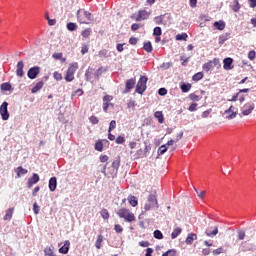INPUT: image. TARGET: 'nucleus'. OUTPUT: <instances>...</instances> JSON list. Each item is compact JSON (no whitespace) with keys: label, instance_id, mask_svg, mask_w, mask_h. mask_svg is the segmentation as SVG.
Masks as SVG:
<instances>
[{"label":"nucleus","instance_id":"f257e3e1","mask_svg":"<svg viewBox=\"0 0 256 256\" xmlns=\"http://www.w3.org/2000/svg\"><path fill=\"white\" fill-rule=\"evenodd\" d=\"M76 15L78 22L83 25H89L91 21H94L93 14L85 9H79Z\"/></svg>","mask_w":256,"mask_h":256},{"label":"nucleus","instance_id":"f03ea898","mask_svg":"<svg viewBox=\"0 0 256 256\" xmlns=\"http://www.w3.org/2000/svg\"><path fill=\"white\" fill-rule=\"evenodd\" d=\"M117 215L120 217V219H124L127 223H133V221H135V214H133V212L127 208L118 210Z\"/></svg>","mask_w":256,"mask_h":256},{"label":"nucleus","instance_id":"7ed1b4c3","mask_svg":"<svg viewBox=\"0 0 256 256\" xmlns=\"http://www.w3.org/2000/svg\"><path fill=\"white\" fill-rule=\"evenodd\" d=\"M145 211H151V209H159V202L157 201V195L150 194L147 199V203L144 206Z\"/></svg>","mask_w":256,"mask_h":256},{"label":"nucleus","instance_id":"20e7f679","mask_svg":"<svg viewBox=\"0 0 256 256\" xmlns=\"http://www.w3.org/2000/svg\"><path fill=\"white\" fill-rule=\"evenodd\" d=\"M147 81H149V78H147V76L140 77L136 85V93H138L139 95H143V93H145V91L147 90Z\"/></svg>","mask_w":256,"mask_h":256},{"label":"nucleus","instance_id":"39448f33","mask_svg":"<svg viewBox=\"0 0 256 256\" xmlns=\"http://www.w3.org/2000/svg\"><path fill=\"white\" fill-rule=\"evenodd\" d=\"M77 69H79V64H77V62L71 64L66 72L65 81L71 83V81L75 79V71H77Z\"/></svg>","mask_w":256,"mask_h":256},{"label":"nucleus","instance_id":"423d86ee","mask_svg":"<svg viewBox=\"0 0 256 256\" xmlns=\"http://www.w3.org/2000/svg\"><path fill=\"white\" fill-rule=\"evenodd\" d=\"M9 103L3 102L0 106V115L3 121H9Z\"/></svg>","mask_w":256,"mask_h":256},{"label":"nucleus","instance_id":"0eeeda50","mask_svg":"<svg viewBox=\"0 0 256 256\" xmlns=\"http://www.w3.org/2000/svg\"><path fill=\"white\" fill-rule=\"evenodd\" d=\"M254 110H255V103L253 102H247L241 108L242 115L244 116L251 115V113H253Z\"/></svg>","mask_w":256,"mask_h":256},{"label":"nucleus","instance_id":"6e6552de","mask_svg":"<svg viewBox=\"0 0 256 256\" xmlns=\"http://www.w3.org/2000/svg\"><path fill=\"white\" fill-rule=\"evenodd\" d=\"M150 16H151V11H147L143 9V10H140L136 16L134 15V19L137 22L145 21L146 19H149Z\"/></svg>","mask_w":256,"mask_h":256},{"label":"nucleus","instance_id":"1a4fd4ad","mask_svg":"<svg viewBox=\"0 0 256 256\" xmlns=\"http://www.w3.org/2000/svg\"><path fill=\"white\" fill-rule=\"evenodd\" d=\"M217 233H219V227L217 226H208L205 230V235H207V237L213 238Z\"/></svg>","mask_w":256,"mask_h":256},{"label":"nucleus","instance_id":"9d476101","mask_svg":"<svg viewBox=\"0 0 256 256\" xmlns=\"http://www.w3.org/2000/svg\"><path fill=\"white\" fill-rule=\"evenodd\" d=\"M40 71H41V68H39V66H34L30 68L27 72L28 78L37 79V75H39Z\"/></svg>","mask_w":256,"mask_h":256},{"label":"nucleus","instance_id":"9b49d317","mask_svg":"<svg viewBox=\"0 0 256 256\" xmlns=\"http://www.w3.org/2000/svg\"><path fill=\"white\" fill-rule=\"evenodd\" d=\"M39 174H37V173H34L33 175H32V177H30L29 179H28V182H27V187H28V189H31V187H33V185H37V183H39Z\"/></svg>","mask_w":256,"mask_h":256},{"label":"nucleus","instance_id":"f8f14e48","mask_svg":"<svg viewBox=\"0 0 256 256\" xmlns=\"http://www.w3.org/2000/svg\"><path fill=\"white\" fill-rule=\"evenodd\" d=\"M135 79L134 78H131V79H128L126 81V88L123 90V94H127V93H130L131 92V89H133V87H135Z\"/></svg>","mask_w":256,"mask_h":256},{"label":"nucleus","instance_id":"ddd939ff","mask_svg":"<svg viewBox=\"0 0 256 256\" xmlns=\"http://www.w3.org/2000/svg\"><path fill=\"white\" fill-rule=\"evenodd\" d=\"M223 69H225V71H231V69L234 68L233 66V58L231 57H228V58H225L223 60Z\"/></svg>","mask_w":256,"mask_h":256},{"label":"nucleus","instance_id":"4468645a","mask_svg":"<svg viewBox=\"0 0 256 256\" xmlns=\"http://www.w3.org/2000/svg\"><path fill=\"white\" fill-rule=\"evenodd\" d=\"M16 75L17 77H23V75H25V71H23V67H25V64L23 63L22 60H20L18 63H17V66H16Z\"/></svg>","mask_w":256,"mask_h":256},{"label":"nucleus","instance_id":"2eb2a0df","mask_svg":"<svg viewBox=\"0 0 256 256\" xmlns=\"http://www.w3.org/2000/svg\"><path fill=\"white\" fill-rule=\"evenodd\" d=\"M219 63V59L215 58L213 61L207 62L203 65V70L206 72L211 71L213 69V64L217 65Z\"/></svg>","mask_w":256,"mask_h":256},{"label":"nucleus","instance_id":"dca6fc26","mask_svg":"<svg viewBox=\"0 0 256 256\" xmlns=\"http://www.w3.org/2000/svg\"><path fill=\"white\" fill-rule=\"evenodd\" d=\"M69 247H71V242L66 240L64 245L59 249V253H62V255H67L69 253Z\"/></svg>","mask_w":256,"mask_h":256},{"label":"nucleus","instance_id":"f3484780","mask_svg":"<svg viewBox=\"0 0 256 256\" xmlns=\"http://www.w3.org/2000/svg\"><path fill=\"white\" fill-rule=\"evenodd\" d=\"M226 115L229 114L228 116H226V119H235V117H237V112H235V107L234 106H230L229 109L225 110Z\"/></svg>","mask_w":256,"mask_h":256},{"label":"nucleus","instance_id":"a211bd4d","mask_svg":"<svg viewBox=\"0 0 256 256\" xmlns=\"http://www.w3.org/2000/svg\"><path fill=\"white\" fill-rule=\"evenodd\" d=\"M48 187L52 193L55 191V189H57V177H51L49 179Z\"/></svg>","mask_w":256,"mask_h":256},{"label":"nucleus","instance_id":"6ab92c4d","mask_svg":"<svg viewBox=\"0 0 256 256\" xmlns=\"http://www.w3.org/2000/svg\"><path fill=\"white\" fill-rule=\"evenodd\" d=\"M197 239V234L195 233H190L188 234L187 238H186V245H192L194 241H196Z\"/></svg>","mask_w":256,"mask_h":256},{"label":"nucleus","instance_id":"aec40b11","mask_svg":"<svg viewBox=\"0 0 256 256\" xmlns=\"http://www.w3.org/2000/svg\"><path fill=\"white\" fill-rule=\"evenodd\" d=\"M43 85H45V83L43 81H39L32 89H31V93H39V91H41L43 89Z\"/></svg>","mask_w":256,"mask_h":256},{"label":"nucleus","instance_id":"412c9836","mask_svg":"<svg viewBox=\"0 0 256 256\" xmlns=\"http://www.w3.org/2000/svg\"><path fill=\"white\" fill-rule=\"evenodd\" d=\"M15 172L17 173V177H23V175H27L28 171L27 169L23 168L22 166H19L16 168Z\"/></svg>","mask_w":256,"mask_h":256},{"label":"nucleus","instance_id":"4be33fe9","mask_svg":"<svg viewBox=\"0 0 256 256\" xmlns=\"http://www.w3.org/2000/svg\"><path fill=\"white\" fill-rule=\"evenodd\" d=\"M160 16L162 17V25H169L171 23V15L169 13Z\"/></svg>","mask_w":256,"mask_h":256},{"label":"nucleus","instance_id":"5701e85b","mask_svg":"<svg viewBox=\"0 0 256 256\" xmlns=\"http://www.w3.org/2000/svg\"><path fill=\"white\" fill-rule=\"evenodd\" d=\"M182 231H183V229H181V227L174 228L173 232L171 233V239H177V237H179V235H181Z\"/></svg>","mask_w":256,"mask_h":256},{"label":"nucleus","instance_id":"b1692460","mask_svg":"<svg viewBox=\"0 0 256 256\" xmlns=\"http://www.w3.org/2000/svg\"><path fill=\"white\" fill-rule=\"evenodd\" d=\"M154 117L158 120V123H163V121H165V118L163 116V112H161V111L155 112Z\"/></svg>","mask_w":256,"mask_h":256},{"label":"nucleus","instance_id":"393cba45","mask_svg":"<svg viewBox=\"0 0 256 256\" xmlns=\"http://www.w3.org/2000/svg\"><path fill=\"white\" fill-rule=\"evenodd\" d=\"M128 201L132 207H137V205H139V201L137 200V197H135V196H129Z\"/></svg>","mask_w":256,"mask_h":256},{"label":"nucleus","instance_id":"a878e982","mask_svg":"<svg viewBox=\"0 0 256 256\" xmlns=\"http://www.w3.org/2000/svg\"><path fill=\"white\" fill-rule=\"evenodd\" d=\"M180 89H181L182 93H189V91H191V84L182 83L180 85Z\"/></svg>","mask_w":256,"mask_h":256},{"label":"nucleus","instance_id":"bb28decb","mask_svg":"<svg viewBox=\"0 0 256 256\" xmlns=\"http://www.w3.org/2000/svg\"><path fill=\"white\" fill-rule=\"evenodd\" d=\"M102 244H103V235L100 234L97 236V240L95 242L96 249H100L102 247Z\"/></svg>","mask_w":256,"mask_h":256},{"label":"nucleus","instance_id":"cd10ccee","mask_svg":"<svg viewBox=\"0 0 256 256\" xmlns=\"http://www.w3.org/2000/svg\"><path fill=\"white\" fill-rule=\"evenodd\" d=\"M13 217V208H9L6 210V214L4 216V221H9Z\"/></svg>","mask_w":256,"mask_h":256},{"label":"nucleus","instance_id":"c85d7f7f","mask_svg":"<svg viewBox=\"0 0 256 256\" xmlns=\"http://www.w3.org/2000/svg\"><path fill=\"white\" fill-rule=\"evenodd\" d=\"M0 88L2 91H11V89H13V87L11 86V83L9 82L2 83Z\"/></svg>","mask_w":256,"mask_h":256},{"label":"nucleus","instance_id":"c756f323","mask_svg":"<svg viewBox=\"0 0 256 256\" xmlns=\"http://www.w3.org/2000/svg\"><path fill=\"white\" fill-rule=\"evenodd\" d=\"M143 49L147 53H151V51H153V45L151 44V42H144Z\"/></svg>","mask_w":256,"mask_h":256},{"label":"nucleus","instance_id":"7c9ffc66","mask_svg":"<svg viewBox=\"0 0 256 256\" xmlns=\"http://www.w3.org/2000/svg\"><path fill=\"white\" fill-rule=\"evenodd\" d=\"M111 167L115 169L116 171H119V167H121V159H116L112 162Z\"/></svg>","mask_w":256,"mask_h":256},{"label":"nucleus","instance_id":"2f4dec72","mask_svg":"<svg viewBox=\"0 0 256 256\" xmlns=\"http://www.w3.org/2000/svg\"><path fill=\"white\" fill-rule=\"evenodd\" d=\"M214 27H216L218 31H223V29H225V22L223 21L214 22Z\"/></svg>","mask_w":256,"mask_h":256},{"label":"nucleus","instance_id":"473e14b6","mask_svg":"<svg viewBox=\"0 0 256 256\" xmlns=\"http://www.w3.org/2000/svg\"><path fill=\"white\" fill-rule=\"evenodd\" d=\"M173 67V63L171 62H164L160 65V69H163V71H167V69H171Z\"/></svg>","mask_w":256,"mask_h":256},{"label":"nucleus","instance_id":"72a5a7b5","mask_svg":"<svg viewBox=\"0 0 256 256\" xmlns=\"http://www.w3.org/2000/svg\"><path fill=\"white\" fill-rule=\"evenodd\" d=\"M239 9H241V5L239 4L238 0H235L232 5V10L234 11V13H237L239 12Z\"/></svg>","mask_w":256,"mask_h":256},{"label":"nucleus","instance_id":"f704fd0d","mask_svg":"<svg viewBox=\"0 0 256 256\" xmlns=\"http://www.w3.org/2000/svg\"><path fill=\"white\" fill-rule=\"evenodd\" d=\"M187 33L177 34L176 35V41H187Z\"/></svg>","mask_w":256,"mask_h":256},{"label":"nucleus","instance_id":"c9c22d12","mask_svg":"<svg viewBox=\"0 0 256 256\" xmlns=\"http://www.w3.org/2000/svg\"><path fill=\"white\" fill-rule=\"evenodd\" d=\"M163 31L161 30V27L157 26L153 30L154 37H161Z\"/></svg>","mask_w":256,"mask_h":256},{"label":"nucleus","instance_id":"e433bc0d","mask_svg":"<svg viewBox=\"0 0 256 256\" xmlns=\"http://www.w3.org/2000/svg\"><path fill=\"white\" fill-rule=\"evenodd\" d=\"M201 79H203L202 72H197L192 76V81H201Z\"/></svg>","mask_w":256,"mask_h":256},{"label":"nucleus","instance_id":"4c0bfd02","mask_svg":"<svg viewBox=\"0 0 256 256\" xmlns=\"http://www.w3.org/2000/svg\"><path fill=\"white\" fill-rule=\"evenodd\" d=\"M52 57H53V59H56V60H58V61H65V58H63V53H54L53 55H52Z\"/></svg>","mask_w":256,"mask_h":256},{"label":"nucleus","instance_id":"58836bf2","mask_svg":"<svg viewBox=\"0 0 256 256\" xmlns=\"http://www.w3.org/2000/svg\"><path fill=\"white\" fill-rule=\"evenodd\" d=\"M45 256H55V253L53 252V248L47 247L44 249Z\"/></svg>","mask_w":256,"mask_h":256},{"label":"nucleus","instance_id":"ea45409f","mask_svg":"<svg viewBox=\"0 0 256 256\" xmlns=\"http://www.w3.org/2000/svg\"><path fill=\"white\" fill-rule=\"evenodd\" d=\"M68 31H77V23L70 22L67 24Z\"/></svg>","mask_w":256,"mask_h":256},{"label":"nucleus","instance_id":"a19ab883","mask_svg":"<svg viewBox=\"0 0 256 256\" xmlns=\"http://www.w3.org/2000/svg\"><path fill=\"white\" fill-rule=\"evenodd\" d=\"M167 153V145H162L158 148V155H165Z\"/></svg>","mask_w":256,"mask_h":256},{"label":"nucleus","instance_id":"79ce46f5","mask_svg":"<svg viewBox=\"0 0 256 256\" xmlns=\"http://www.w3.org/2000/svg\"><path fill=\"white\" fill-rule=\"evenodd\" d=\"M143 157H146L145 151L143 149H139L136 152V159H143Z\"/></svg>","mask_w":256,"mask_h":256},{"label":"nucleus","instance_id":"37998d69","mask_svg":"<svg viewBox=\"0 0 256 256\" xmlns=\"http://www.w3.org/2000/svg\"><path fill=\"white\" fill-rule=\"evenodd\" d=\"M83 39H87V37H89L91 35V28L85 29L84 31H82L81 33Z\"/></svg>","mask_w":256,"mask_h":256},{"label":"nucleus","instance_id":"c03bdc74","mask_svg":"<svg viewBox=\"0 0 256 256\" xmlns=\"http://www.w3.org/2000/svg\"><path fill=\"white\" fill-rule=\"evenodd\" d=\"M94 149H95L96 151H100V152L103 151V142H102V141L96 142Z\"/></svg>","mask_w":256,"mask_h":256},{"label":"nucleus","instance_id":"a18cd8bd","mask_svg":"<svg viewBox=\"0 0 256 256\" xmlns=\"http://www.w3.org/2000/svg\"><path fill=\"white\" fill-rule=\"evenodd\" d=\"M98 56L107 58V57H109V51H107L106 49L100 50L98 53Z\"/></svg>","mask_w":256,"mask_h":256},{"label":"nucleus","instance_id":"49530a36","mask_svg":"<svg viewBox=\"0 0 256 256\" xmlns=\"http://www.w3.org/2000/svg\"><path fill=\"white\" fill-rule=\"evenodd\" d=\"M117 127V122L115 120H112L110 122L109 128H108V133H111L115 128Z\"/></svg>","mask_w":256,"mask_h":256},{"label":"nucleus","instance_id":"de8ad7c7","mask_svg":"<svg viewBox=\"0 0 256 256\" xmlns=\"http://www.w3.org/2000/svg\"><path fill=\"white\" fill-rule=\"evenodd\" d=\"M100 213L102 219H109V211L107 209H102Z\"/></svg>","mask_w":256,"mask_h":256},{"label":"nucleus","instance_id":"09e8293b","mask_svg":"<svg viewBox=\"0 0 256 256\" xmlns=\"http://www.w3.org/2000/svg\"><path fill=\"white\" fill-rule=\"evenodd\" d=\"M108 171H110V177L115 178L117 177L118 170H115L112 166L108 168Z\"/></svg>","mask_w":256,"mask_h":256},{"label":"nucleus","instance_id":"8fccbe9b","mask_svg":"<svg viewBox=\"0 0 256 256\" xmlns=\"http://www.w3.org/2000/svg\"><path fill=\"white\" fill-rule=\"evenodd\" d=\"M162 256H177V251L175 250H168L167 252L163 253Z\"/></svg>","mask_w":256,"mask_h":256},{"label":"nucleus","instance_id":"3c124183","mask_svg":"<svg viewBox=\"0 0 256 256\" xmlns=\"http://www.w3.org/2000/svg\"><path fill=\"white\" fill-rule=\"evenodd\" d=\"M154 238L155 239H163V233L161 232V230L154 231Z\"/></svg>","mask_w":256,"mask_h":256},{"label":"nucleus","instance_id":"603ef678","mask_svg":"<svg viewBox=\"0 0 256 256\" xmlns=\"http://www.w3.org/2000/svg\"><path fill=\"white\" fill-rule=\"evenodd\" d=\"M227 39H229L227 34L219 36V45H223V43H225V41H227Z\"/></svg>","mask_w":256,"mask_h":256},{"label":"nucleus","instance_id":"864d4df0","mask_svg":"<svg viewBox=\"0 0 256 256\" xmlns=\"http://www.w3.org/2000/svg\"><path fill=\"white\" fill-rule=\"evenodd\" d=\"M89 121L92 125H97L99 123V118H97V116H90Z\"/></svg>","mask_w":256,"mask_h":256},{"label":"nucleus","instance_id":"5fc2aeb1","mask_svg":"<svg viewBox=\"0 0 256 256\" xmlns=\"http://www.w3.org/2000/svg\"><path fill=\"white\" fill-rule=\"evenodd\" d=\"M255 57H256V52H255V50H251V51L248 53V59H250V61H255Z\"/></svg>","mask_w":256,"mask_h":256},{"label":"nucleus","instance_id":"6e6d98bb","mask_svg":"<svg viewBox=\"0 0 256 256\" xmlns=\"http://www.w3.org/2000/svg\"><path fill=\"white\" fill-rule=\"evenodd\" d=\"M116 143H117V145H123V143H125V137H123V136H118L117 138H116Z\"/></svg>","mask_w":256,"mask_h":256},{"label":"nucleus","instance_id":"4d7b16f0","mask_svg":"<svg viewBox=\"0 0 256 256\" xmlns=\"http://www.w3.org/2000/svg\"><path fill=\"white\" fill-rule=\"evenodd\" d=\"M127 107L128 109H134V107H137V103L135 102V100H129Z\"/></svg>","mask_w":256,"mask_h":256},{"label":"nucleus","instance_id":"13d9d810","mask_svg":"<svg viewBox=\"0 0 256 256\" xmlns=\"http://www.w3.org/2000/svg\"><path fill=\"white\" fill-rule=\"evenodd\" d=\"M194 191L197 193V195H198V197H199L200 199H203V198L205 197L206 193H207V192H205V191H200V192H199V190H197V188H194Z\"/></svg>","mask_w":256,"mask_h":256},{"label":"nucleus","instance_id":"bf43d9fd","mask_svg":"<svg viewBox=\"0 0 256 256\" xmlns=\"http://www.w3.org/2000/svg\"><path fill=\"white\" fill-rule=\"evenodd\" d=\"M111 101H113V96L111 95H105L103 97V103H111Z\"/></svg>","mask_w":256,"mask_h":256},{"label":"nucleus","instance_id":"052dcab7","mask_svg":"<svg viewBox=\"0 0 256 256\" xmlns=\"http://www.w3.org/2000/svg\"><path fill=\"white\" fill-rule=\"evenodd\" d=\"M154 22H155L156 25H163V20H162L161 15L160 16H156L154 18Z\"/></svg>","mask_w":256,"mask_h":256},{"label":"nucleus","instance_id":"680f3d73","mask_svg":"<svg viewBox=\"0 0 256 256\" xmlns=\"http://www.w3.org/2000/svg\"><path fill=\"white\" fill-rule=\"evenodd\" d=\"M53 77L56 81H61V79H63V76L59 72H54Z\"/></svg>","mask_w":256,"mask_h":256},{"label":"nucleus","instance_id":"e2e57ef3","mask_svg":"<svg viewBox=\"0 0 256 256\" xmlns=\"http://www.w3.org/2000/svg\"><path fill=\"white\" fill-rule=\"evenodd\" d=\"M138 42H139V39H138V38L131 37V38L129 39L130 45H137Z\"/></svg>","mask_w":256,"mask_h":256},{"label":"nucleus","instance_id":"0e129e2a","mask_svg":"<svg viewBox=\"0 0 256 256\" xmlns=\"http://www.w3.org/2000/svg\"><path fill=\"white\" fill-rule=\"evenodd\" d=\"M189 98L191 99V101H199V96L195 93L190 94Z\"/></svg>","mask_w":256,"mask_h":256},{"label":"nucleus","instance_id":"69168bd1","mask_svg":"<svg viewBox=\"0 0 256 256\" xmlns=\"http://www.w3.org/2000/svg\"><path fill=\"white\" fill-rule=\"evenodd\" d=\"M158 95H160L161 97H164V95H167V90L165 88H160L158 90Z\"/></svg>","mask_w":256,"mask_h":256},{"label":"nucleus","instance_id":"338daca9","mask_svg":"<svg viewBox=\"0 0 256 256\" xmlns=\"http://www.w3.org/2000/svg\"><path fill=\"white\" fill-rule=\"evenodd\" d=\"M188 111H197V103H192L189 108H188Z\"/></svg>","mask_w":256,"mask_h":256},{"label":"nucleus","instance_id":"774afa93","mask_svg":"<svg viewBox=\"0 0 256 256\" xmlns=\"http://www.w3.org/2000/svg\"><path fill=\"white\" fill-rule=\"evenodd\" d=\"M213 255H221L223 253V247L213 250Z\"/></svg>","mask_w":256,"mask_h":256}]
</instances>
